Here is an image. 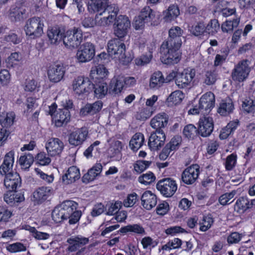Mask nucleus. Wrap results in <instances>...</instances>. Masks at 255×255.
Masks as SVG:
<instances>
[{
  "mask_svg": "<svg viewBox=\"0 0 255 255\" xmlns=\"http://www.w3.org/2000/svg\"><path fill=\"white\" fill-rule=\"evenodd\" d=\"M182 30L178 26L169 29V37L163 42L160 48L162 61L165 64H175L179 61L178 50L182 44Z\"/></svg>",
  "mask_w": 255,
  "mask_h": 255,
  "instance_id": "obj_1",
  "label": "nucleus"
},
{
  "mask_svg": "<svg viewBox=\"0 0 255 255\" xmlns=\"http://www.w3.org/2000/svg\"><path fill=\"white\" fill-rule=\"evenodd\" d=\"M14 154L13 151L7 153L0 166V174L5 175L4 185L9 191H15L18 187L20 186L21 183V178L17 172H10L14 163Z\"/></svg>",
  "mask_w": 255,
  "mask_h": 255,
  "instance_id": "obj_2",
  "label": "nucleus"
},
{
  "mask_svg": "<svg viewBox=\"0 0 255 255\" xmlns=\"http://www.w3.org/2000/svg\"><path fill=\"white\" fill-rule=\"evenodd\" d=\"M108 52L111 56L115 55V58H118L124 65L128 64L132 60L131 56L126 54V45L119 38H115L108 42Z\"/></svg>",
  "mask_w": 255,
  "mask_h": 255,
  "instance_id": "obj_3",
  "label": "nucleus"
},
{
  "mask_svg": "<svg viewBox=\"0 0 255 255\" xmlns=\"http://www.w3.org/2000/svg\"><path fill=\"white\" fill-rule=\"evenodd\" d=\"M215 96L211 92H207L200 99L198 107H195L188 111L189 114H207L214 107Z\"/></svg>",
  "mask_w": 255,
  "mask_h": 255,
  "instance_id": "obj_4",
  "label": "nucleus"
},
{
  "mask_svg": "<svg viewBox=\"0 0 255 255\" xmlns=\"http://www.w3.org/2000/svg\"><path fill=\"white\" fill-rule=\"evenodd\" d=\"M83 40L82 30L78 28L74 27L67 30L63 37V42L65 46L70 49L77 48Z\"/></svg>",
  "mask_w": 255,
  "mask_h": 255,
  "instance_id": "obj_5",
  "label": "nucleus"
},
{
  "mask_svg": "<svg viewBox=\"0 0 255 255\" xmlns=\"http://www.w3.org/2000/svg\"><path fill=\"white\" fill-rule=\"evenodd\" d=\"M93 88V84L87 77L78 76L72 82V89L77 96L88 95Z\"/></svg>",
  "mask_w": 255,
  "mask_h": 255,
  "instance_id": "obj_6",
  "label": "nucleus"
},
{
  "mask_svg": "<svg viewBox=\"0 0 255 255\" xmlns=\"http://www.w3.org/2000/svg\"><path fill=\"white\" fill-rule=\"evenodd\" d=\"M91 6L93 8L94 11L98 14V15L105 17L112 16V20L115 21L119 11L118 6L116 4L109 3H94Z\"/></svg>",
  "mask_w": 255,
  "mask_h": 255,
  "instance_id": "obj_7",
  "label": "nucleus"
},
{
  "mask_svg": "<svg viewBox=\"0 0 255 255\" xmlns=\"http://www.w3.org/2000/svg\"><path fill=\"white\" fill-rule=\"evenodd\" d=\"M43 26V22L40 17H33L27 20L24 29L27 35L34 38L41 35Z\"/></svg>",
  "mask_w": 255,
  "mask_h": 255,
  "instance_id": "obj_8",
  "label": "nucleus"
},
{
  "mask_svg": "<svg viewBox=\"0 0 255 255\" xmlns=\"http://www.w3.org/2000/svg\"><path fill=\"white\" fill-rule=\"evenodd\" d=\"M251 68L249 67V61L248 60H244L240 61L232 72V77L233 80L243 82L246 80L249 76Z\"/></svg>",
  "mask_w": 255,
  "mask_h": 255,
  "instance_id": "obj_9",
  "label": "nucleus"
},
{
  "mask_svg": "<svg viewBox=\"0 0 255 255\" xmlns=\"http://www.w3.org/2000/svg\"><path fill=\"white\" fill-rule=\"evenodd\" d=\"M157 189L166 197L172 196L177 189L176 181L170 178L159 181L156 184Z\"/></svg>",
  "mask_w": 255,
  "mask_h": 255,
  "instance_id": "obj_10",
  "label": "nucleus"
},
{
  "mask_svg": "<svg viewBox=\"0 0 255 255\" xmlns=\"http://www.w3.org/2000/svg\"><path fill=\"white\" fill-rule=\"evenodd\" d=\"M95 54L94 45L90 42H86L77 51L76 58L79 62H87L93 59Z\"/></svg>",
  "mask_w": 255,
  "mask_h": 255,
  "instance_id": "obj_11",
  "label": "nucleus"
},
{
  "mask_svg": "<svg viewBox=\"0 0 255 255\" xmlns=\"http://www.w3.org/2000/svg\"><path fill=\"white\" fill-rule=\"evenodd\" d=\"M88 130L86 128H78L68 135V142L73 146L81 145L86 139Z\"/></svg>",
  "mask_w": 255,
  "mask_h": 255,
  "instance_id": "obj_12",
  "label": "nucleus"
},
{
  "mask_svg": "<svg viewBox=\"0 0 255 255\" xmlns=\"http://www.w3.org/2000/svg\"><path fill=\"white\" fill-rule=\"evenodd\" d=\"M200 174V167L197 164H193L186 168L182 172L181 179L186 184L191 185L195 183Z\"/></svg>",
  "mask_w": 255,
  "mask_h": 255,
  "instance_id": "obj_13",
  "label": "nucleus"
},
{
  "mask_svg": "<svg viewBox=\"0 0 255 255\" xmlns=\"http://www.w3.org/2000/svg\"><path fill=\"white\" fill-rule=\"evenodd\" d=\"M65 73V68L62 64L51 65L47 70L49 81L54 83L60 82L63 79Z\"/></svg>",
  "mask_w": 255,
  "mask_h": 255,
  "instance_id": "obj_14",
  "label": "nucleus"
},
{
  "mask_svg": "<svg viewBox=\"0 0 255 255\" xmlns=\"http://www.w3.org/2000/svg\"><path fill=\"white\" fill-rule=\"evenodd\" d=\"M214 129L213 119L210 117L200 118L198 123V133L202 137H208L211 135Z\"/></svg>",
  "mask_w": 255,
  "mask_h": 255,
  "instance_id": "obj_15",
  "label": "nucleus"
},
{
  "mask_svg": "<svg viewBox=\"0 0 255 255\" xmlns=\"http://www.w3.org/2000/svg\"><path fill=\"white\" fill-rule=\"evenodd\" d=\"M116 20L115 34L119 38H123L127 34L128 29L130 26V22L127 16L122 15H119Z\"/></svg>",
  "mask_w": 255,
  "mask_h": 255,
  "instance_id": "obj_16",
  "label": "nucleus"
},
{
  "mask_svg": "<svg viewBox=\"0 0 255 255\" xmlns=\"http://www.w3.org/2000/svg\"><path fill=\"white\" fill-rule=\"evenodd\" d=\"M195 75L194 69L184 70L176 76L175 83L180 88H184L189 86Z\"/></svg>",
  "mask_w": 255,
  "mask_h": 255,
  "instance_id": "obj_17",
  "label": "nucleus"
},
{
  "mask_svg": "<svg viewBox=\"0 0 255 255\" xmlns=\"http://www.w3.org/2000/svg\"><path fill=\"white\" fill-rule=\"evenodd\" d=\"M52 194L51 187L41 186L37 188L33 192L31 200L34 205L41 204L46 201Z\"/></svg>",
  "mask_w": 255,
  "mask_h": 255,
  "instance_id": "obj_18",
  "label": "nucleus"
},
{
  "mask_svg": "<svg viewBox=\"0 0 255 255\" xmlns=\"http://www.w3.org/2000/svg\"><path fill=\"white\" fill-rule=\"evenodd\" d=\"M45 147L48 155L55 156L59 155L62 151L64 145L63 142L58 138H51L46 143Z\"/></svg>",
  "mask_w": 255,
  "mask_h": 255,
  "instance_id": "obj_19",
  "label": "nucleus"
},
{
  "mask_svg": "<svg viewBox=\"0 0 255 255\" xmlns=\"http://www.w3.org/2000/svg\"><path fill=\"white\" fill-rule=\"evenodd\" d=\"M166 136L163 131H155L149 137L148 144L151 150H156L164 143Z\"/></svg>",
  "mask_w": 255,
  "mask_h": 255,
  "instance_id": "obj_20",
  "label": "nucleus"
},
{
  "mask_svg": "<svg viewBox=\"0 0 255 255\" xmlns=\"http://www.w3.org/2000/svg\"><path fill=\"white\" fill-rule=\"evenodd\" d=\"M103 103L101 101L86 104L81 109L80 114L82 116H93L99 113L103 108Z\"/></svg>",
  "mask_w": 255,
  "mask_h": 255,
  "instance_id": "obj_21",
  "label": "nucleus"
},
{
  "mask_svg": "<svg viewBox=\"0 0 255 255\" xmlns=\"http://www.w3.org/2000/svg\"><path fill=\"white\" fill-rule=\"evenodd\" d=\"M63 28L59 26H54L49 28L47 30V36L51 43L57 44L63 40L65 33Z\"/></svg>",
  "mask_w": 255,
  "mask_h": 255,
  "instance_id": "obj_22",
  "label": "nucleus"
},
{
  "mask_svg": "<svg viewBox=\"0 0 255 255\" xmlns=\"http://www.w3.org/2000/svg\"><path fill=\"white\" fill-rule=\"evenodd\" d=\"M168 121V117L166 114H158L151 119L150 126L155 131H163L162 128L166 126Z\"/></svg>",
  "mask_w": 255,
  "mask_h": 255,
  "instance_id": "obj_23",
  "label": "nucleus"
},
{
  "mask_svg": "<svg viewBox=\"0 0 255 255\" xmlns=\"http://www.w3.org/2000/svg\"><path fill=\"white\" fill-rule=\"evenodd\" d=\"M70 118L71 114L70 111L67 109H59L53 116V120L55 121V125L58 127L66 125L70 122Z\"/></svg>",
  "mask_w": 255,
  "mask_h": 255,
  "instance_id": "obj_24",
  "label": "nucleus"
},
{
  "mask_svg": "<svg viewBox=\"0 0 255 255\" xmlns=\"http://www.w3.org/2000/svg\"><path fill=\"white\" fill-rule=\"evenodd\" d=\"M88 238L79 236L72 237L67 240V243L69 244L67 250L69 252H73L80 247L88 243Z\"/></svg>",
  "mask_w": 255,
  "mask_h": 255,
  "instance_id": "obj_25",
  "label": "nucleus"
},
{
  "mask_svg": "<svg viewBox=\"0 0 255 255\" xmlns=\"http://www.w3.org/2000/svg\"><path fill=\"white\" fill-rule=\"evenodd\" d=\"M142 206L147 210H151L157 204V198L155 194L150 191H145L141 197Z\"/></svg>",
  "mask_w": 255,
  "mask_h": 255,
  "instance_id": "obj_26",
  "label": "nucleus"
},
{
  "mask_svg": "<svg viewBox=\"0 0 255 255\" xmlns=\"http://www.w3.org/2000/svg\"><path fill=\"white\" fill-rule=\"evenodd\" d=\"M80 177L79 169L76 166L70 167L62 176L63 182L66 184H71Z\"/></svg>",
  "mask_w": 255,
  "mask_h": 255,
  "instance_id": "obj_27",
  "label": "nucleus"
},
{
  "mask_svg": "<svg viewBox=\"0 0 255 255\" xmlns=\"http://www.w3.org/2000/svg\"><path fill=\"white\" fill-rule=\"evenodd\" d=\"M15 118L13 112L0 113V124L2 128L8 129L13 125Z\"/></svg>",
  "mask_w": 255,
  "mask_h": 255,
  "instance_id": "obj_28",
  "label": "nucleus"
},
{
  "mask_svg": "<svg viewBox=\"0 0 255 255\" xmlns=\"http://www.w3.org/2000/svg\"><path fill=\"white\" fill-rule=\"evenodd\" d=\"M109 74L108 70L104 65H99L92 67L90 71V77L93 80L103 79L106 78Z\"/></svg>",
  "mask_w": 255,
  "mask_h": 255,
  "instance_id": "obj_29",
  "label": "nucleus"
},
{
  "mask_svg": "<svg viewBox=\"0 0 255 255\" xmlns=\"http://www.w3.org/2000/svg\"><path fill=\"white\" fill-rule=\"evenodd\" d=\"M165 82V79L161 72H154L150 78L149 86L152 89H157L162 86Z\"/></svg>",
  "mask_w": 255,
  "mask_h": 255,
  "instance_id": "obj_30",
  "label": "nucleus"
},
{
  "mask_svg": "<svg viewBox=\"0 0 255 255\" xmlns=\"http://www.w3.org/2000/svg\"><path fill=\"white\" fill-rule=\"evenodd\" d=\"M59 207L65 215V217L68 219L70 215L77 209L78 204L72 200H66L59 205Z\"/></svg>",
  "mask_w": 255,
  "mask_h": 255,
  "instance_id": "obj_31",
  "label": "nucleus"
},
{
  "mask_svg": "<svg viewBox=\"0 0 255 255\" xmlns=\"http://www.w3.org/2000/svg\"><path fill=\"white\" fill-rule=\"evenodd\" d=\"M123 80L121 76H118L116 79H113L110 84L109 93L112 95L121 93L125 86Z\"/></svg>",
  "mask_w": 255,
  "mask_h": 255,
  "instance_id": "obj_32",
  "label": "nucleus"
},
{
  "mask_svg": "<svg viewBox=\"0 0 255 255\" xmlns=\"http://www.w3.org/2000/svg\"><path fill=\"white\" fill-rule=\"evenodd\" d=\"M254 200H252L251 203H250V201L247 197H240L236 202L235 209L239 212H243L247 209L252 208L254 205Z\"/></svg>",
  "mask_w": 255,
  "mask_h": 255,
  "instance_id": "obj_33",
  "label": "nucleus"
},
{
  "mask_svg": "<svg viewBox=\"0 0 255 255\" xmlns=\"http://www.w3.org/2000/svg\"><path fill=\"white\" fill-rule=\"evenodd\" d=\"M239 123L238 121L230 122L226 127L222 129L219 135L220 139H226L236 130L239 125Z\"/></svg>",
  "mask_w": 255,
  "mask_h": 255,
  "instance_id": "obj_34",
  "label": "nucleus"
},
{
  "mask_svg": "<svg viewBox=\"0 0 255 255\" xmlns=\"http://www.w3.org/2000/svg\"><path fill=\"white\" fill-rule=\"evenodd\" d=\"M144 141L143 134L140 132L136 133L129 141V146L133 151H137L142 146Z\"/></svg>",
  "mask_w": 255,
  "mask_h": 255,
  "instance_id": "obj_35",
  "label": "nucleus"
},
{
  "mask_svg": "<svg viewBox=\"0 0 255 255\" xmlns=\"http://www.w3.org/2000/svg\"><path fill=\"white\" fill-rule=\"evenodd\" d=\"M180 14L179 8L177 5H170L168 9L163 12L164 19L166 21H170L175 19Z\"/></svg>",
  "mask_w": 255,
  "mask_h": 255,
  "instance_id": "obj_36",
  "label": "nucleus"
},
{
  "mask_svg": "<svg viewBox=\"0 0 255 255\" xmlns=\"http://www.w3.org/2000/svg\"><path fill=\"white\" fill-rule=\"evenodd\" d=\"M240 22L239 17L230 18L222 24V30L224 32H231L235 28L238 26Z\"/></svg>",
  "mask_w": 255,
  "mask_h": 255,
  "instance_id": "obj_37",
  "label": "nucleus"
},
{
  "mask_svg": "<svg viewBox=\"0 0 255 255\" xmlns=\"http://www.w3.org/2000/svg\"><path fill=\"white\" fill-rule=\"evenodd\" d=\"M95 96L98 98H103L107 94L108 87L107 84L103 81L99 82L95 85L93 84V88Z\"/></svg>",
  "mask_w": 255,
  "mask_h": 255,
  "instance_id": "obj_38",
  "label": "nucleus"
},
{
  "mask_svg": "<svg viewBox=\"0 0 255 255\" xmlns=\"http://www.w3.org/2000/svg\"><path fill=\"white\" fill-rule=\"evenodd\" d=\"M234 105L230 99L222 101L218 108V112L222 116L231 113L234 109Z\"/></svg>",
  "mask_w": 255,
  "mask_h": 255,
  "instance_id": "obj_39",
  "label": "nucleus"
},
{
  "mask_svg": "<svg viewBox=\"0 0 255 255\" xmlns=\"http://www.w3.org/2000/svg\"><path fill=\"white\" fill-rule=\"evenodd\" d=\"M141 18L149 23L150 25L153 24V21L155 18V14L153 10L148 6L143 7L139 14Z\"/></svg>",
  "mask_w": 255,
  "mask_h": 255,
  "instance_id": "obj_40",
  "label": "nucleus"
},
{
  "mask_svg": "<svg viewBox=\"0 0 255 255\" xmlns=\"http://www.w3.org/2000/svg\"><path fill=\"white\" fill-rule=\"evenodd\" d=\"M120 232L122 233L132 232L139 235L145 234L144 228L139 224L128 225L121 228Z\"/></svg>",
  "mask_w": 255,
  "mask_h": 255,
  "instance_id": "obj_41",
  "label": "nucleus"
},
{
  "mask_svg": "<svg viewBox=\"0 0 255 255\" xmlns=\"http://www.w3.org/2000/svg\"><path fill=\"white\" fill-rule=\"evenodd\" d=\"M34 161V157L31 153H25L20 157L19 163L22 169L27 170L31 166Z\"/></svg>",
  "mask_w": 255,
  "mask_h": 255,
  "instance_id": "obj_42",
  "label": "nucleus"
},
{
  "mask_svg": "<svg viewBox=\"0 0 255 255\" xmlns=\"http://www.w3.org/2000/svg\"><path fill=\"white\" fill-rule=\"evenodd\" d=\"M25 10L22 7L17 6L11 7L10 9L9 18L12 21L20 20L23 18Z\"/></svg>",
  "mask_w": 255,
  "mask_h": 255,
  "instance_id": "obj_43",
  "label": "nucleus"
},
{
  "mask_svg": "<svg viewBox=\"0 0 255 255\" xmlns=\"http://www.w3.org/2000/svg\"><path fill=\"white\" fill-rule=\"evenodd\" d=\"M205 29L206 34L215 35L220 29V24L218 20L216 19H211L208 24L205 25Z\"/></svg>",
  "mask_w": 255,
  "mask_h": 255,
  "instance_id": "obj_44",
  "label": "nucleus"
},
{
  "mask_svg": "<svg viewBox=\"0 0 255 255\" xmlns=\"http://www.w3.org/2000/svg\"><path fill=\"white\" fill-rule=\"evenodd\" d=\"M205 24L203 22L199 21L192 26L190 29L191 33L195 36H198L205 35Z\"/></svg>",
  "mask_w": 255,
  "mask_h": 255,
  "instance_id": "obj_45",
  "label": "nucleus"
},
{
  "mask_svg": "<svg viewBox=\"0 0 255 255\" xmlns=\"http://www.w3.org/2000/svg\"><path fill=\"white\" fill-rule=\"evenodd\" d=\"M96 24L97 26L108 27L111 25L114 21L112 20V16L110 17H105L104 16L98 15L96 13L95 15Z\"/></svg>",
  "mask_w": 255,
  "mask_h": 255,
  "instance_id": "obj_46",
  "label": "nucleus"
},
{
  "mask_svg": "<svg viewBox=\"0 0 255 255\" xmlns=\"http://www.w3.org/2000/svg\"><path fill=\"white\" fill-rule=\"evenodd\" d=\"M51 217L52 220L56 223H59L65 220H67L59 206L55 207L53 210Z\"/></svg>",
  "mask_w": 255,
  "mask_h": 255,
  "instance_id": "obj_47",
  "label": "nucleus"
},
{
  "mask_svg": "<svg viewBox=\"0 0 255 255\" xmlns=\"http://www.w3.org/2000/svg\"><path fill=\"white\" fill-rule=\"evenodd\" d=\"M24 229L31 233L33 237L37 240H46L48 239L50 236L48 234L38 232L35 228L31 227L29 226H25Z\"/></svg>",
  "mask_w": 255,
  "mask_h": 255,
  "instance_id": "obj_48",
  "label": "nucleus"
},
{
  "mask_svg": "<svg viewBox=\"0 0 255 255\" xmlns=\"http://www.w3.org/2000/svg\"><path fill=\"white\" fill-rule=\"evenodd\" d=\"M237 193V191L234 190L230 193H226L222 195L219 198V203L223 206L231 203L233 201L230 202V201L235 197Z\"/></svg>",
  "mask_w": 255,
  "mask_h": 255,
  "instance_id": "obj_49",
  "label": "nucleus"
},
{
  "mask_svg": "<svg viewBox=\"0 0 255 255\" xmlns=\"http://www.w3.org/2000/svg\"><path fill=\"white\" fill-rule=\"evenodd\" d=\"M184 135L188 138H194L197 134L198 129L192 124L186 126L183 131Z\"/></svg>",
  "mask_w": 255,
  "mask_h": 255,
  "instance_id": "obj_50",
  "label": "nucleus"
},
{
  "mask_svg": "<svg viewBox=\"0 0 255 255\" xmlns=\"http://www.w3.org/2000/svg\"><path fill=\"white\" fill-rule=\"evenodd\" d=\"M214 222L213 219L211 215L204 216L202 222H200V230L202 232H205L210 229Z\"/></svg>",
  "mask_w": 255,
  "mask_h": 255,
  "instance_id": "obj_51",
  "label": "nucleus"
},
{
  "mask_svg": "<svg viewBox=\"0 0 255 255\" xmlns=\"http://www.w3.org/2000/svg\"><path fill=\"white\" fill-rule=\"evenodd\" d=\"M183 98V94L180 91L177 90L172 92L167 98V101L173 104L176 105L181 102Z\"/></svg>",
  "mask_w": 255,
  "mask_h": 255,
  "instance_id": "obj_52",
  "label": "nucleus"
},
{
  "mask_svg": "<svg viewBox=\"0 0 255 255\" xmlns=\"http://www.w3.org/2000/svg\"><path fill=\"white\" fill-rule=\"evenodd\" d=\"M123 144L121 141L116 140L113 142L110 148V151L112 152V156L115 157L117 156L118 157H121V152Z\"/></svg>",
  "mask_w": 255,
  "mask_h": 255,
  "instance_id": "obj_53",
  "label": "nucleus"
},
{
  "mask_svg": "<svg viewBox=\"0 0 255 255\" xmlns=\"http://www.w3.org/2000/svg\"><path fill=\"white\" fill-rule=\"evenodd\" d=\"M6 250L12 253L24 252L26 250V247L22 243L16 242L9 244L6 247Z\"/></svg>",
  "mask_w": 255,
  "mask_h": 255,
  "instance_id": "obj_54",
  "label": "nucleus"
},
{
  "mask_svg": "<svg viewBox=\"0 0 255 255\" xmlns=\"http://www.w3.org/2000/svg\"><path fill=\"white\" fill-rule=\"evenodd\" d=\"M237 156L235 153H232L226 157L225 163V168L227 170H232L237 163Z\"/></svg>",
  "mask_w": 255,
  "mask_h": 255,
  "instance_id": "obj_55",
  "label": "nucleus"
},
{
  "mask_svg": "<svg viewBox=\"0 0 255 255\" xmlns=\"http://www.w3.org/2000/svg\"><path fill=\"white\" fill-rule=\"evenodd\" d=\"M138 181L145 185H149L155 180V177L151 172L143 174L138 177Z\"/></svg>",
  "mask_w": 255,
  "mask_h": 255,
  "instance_id": "obj_56",
  "label": "nucleus"
},
{
  "mask_svg": "<svg viewBox=\"0 0 255 255\" xmlns=\"http://www.w3.org/2000/svg\"><path fill=\"white\" fill-rule=\"evenodd\" d=\"M35 159L39 164L43 166L49 164L51 161L48 155L44 152L38 153Z\"/></svg>",
  "mask_w": 255,
  "mask_h": 255,
  "instance_id": "obj_57",
  "label": "nucleus"
},
{
  "mask_svg": "<svg viewBox=\"0 0 255 255\" xmlns=\"http://www.w3.org/2000/svg\"><path fill=\"white\" fill-rule=\"evenodd\" d=\"M151 163V161H149L138 160L134 165V169L136 172L141 173L147 169Z\"/></svg>",
  "mask_w": 255,
  "mask_h": 255,
  "instance_id": "obj_58",
  "label": "nucleus"
},
{
  "mask_svg": "<svg viewBox=\"0 0 255 255\" xmlns=\"http://www.w3.org/2000/svg\"><path fill=\"white\" fill-rule=\"evenodd\" d=\"M153 112L148 108H143L136 115V118L141 121H145L152 115Z\"/></svg>",
  "mask_w": 255,
  "mask_h": 255,
  "instance_id": "obj_59",
  "label": "nucleus"
},
{
  "mask_svg": "<svg viewBox=\"0 0 255 255\" xmlns=\"http://www.w3.org/2000/svg\"><path fill=\"white\" fill-rule=\"evenodd\" d=\"M242 108L248 113L252 112L255 110V100L251 99H246L243 102Z\"/></svg>",
  "mask_w": 255,
  "mask_h": 255,
  "instance_id": "obj_60",
  "label": "nucleus"
},
{
  "mask_svg": "<svg viewBox=\"0 0 255 255\" xmlns=\"http://www.w3.org/2000/svg\"><path fill=\"white\" fill-rule=\"evenodd\" d=\"M217 80V74L215 72L208 71L206 72L204 83L207 85L214 84Z\"/></svg>",
  "mask_w": 255,
  "mask_h": 255,
  "instance_id": "obj_61",
  "label": "nucleus"
},
{
  "mask_svg": "<svg viewBox=\"0 0 255 255\" xmlns=\"http://www.w3.org/2000/svg\"><path fill=\"white\" fill-rule=\"evenodd\" d=\"M181 142V137L179 136H175L171 138L166 145L170 149V150L173 151L178 148Z\"/></svg>",
  "mask_w": 255,
  "mask_h": 255,
  "instance_id": "obj_62",
  "label": "nucleus"
},
{
  "mask_svg": "<svg viewBox=\"0 0 255 255\" xmlns=\"http://www.w3.org/2000/svg\"><path fill=\"white\" fill-rule=\"evenodd\" d=\"M152 58L151 52L149 51L148 53L141 56L139 59H136L135 63L137 65H144L149 63Z\"/></svg>",
  "mask_w": 255,
  "mask_h": 255,
  "instance_id": "obj_63",
  "label": "nucleus"
},
{
  "mask_svg": "<svg viewBox=\"0 0 255 255\" xmlns=\"http://www.w3.org/2000/svg\"><path fill=\"white\" fill-rule=\"evenodd\" d=\"M12 215V213L6 207L0 206V222H6Z\"/></svg>",
  "mask_w": 255,
  "mask_h": 255,
  "instance_id": "obj_64",
  "label": "nucleus"
}]
</instances>
